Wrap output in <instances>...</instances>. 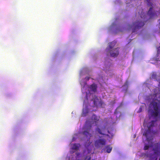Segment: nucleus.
Returning <instances> with one entry per match:
<instances>
[{"label": "nucleus", "mask_w": 160, "mask_h": 160, "mask_svg": "<svg viewBox=\"0 0 160 160\" xmlns=\"http://www.w3.org/2000/svg\"><path fill=\"white\" fill-rule=\"evenodd\" d=\"M92 142H88V144L86 145L87 146L86 147V150H87L88 153H89L91 152V151L92 148L93 147V146L92 145H91Z\"/></svg>", "instance_id": "0eeeda50"}, {"label": "nucleus", "mask_w": 160, "mask_h": 160, "mask_svg": "<svg viewBox=\"0 0 160 160\" xmlns=\"http://www.w3.org/2000/svg\"><path fill=\"white\" fill-rule=\"evenodd\" d=\"M156 89H154V92H155V91L156 90Z\"/></svg>", "instance_id": "bb28decb"}, {"label": "nucleus", "mask_w": 160, "mask_h": 160, "mask_svg": "<svg viewBox=\"0 0 160 160\" xmlns=\"http://www.w3.org/2000/svg\"><path fill=\"white\" fill-rule=\"evenodd\" d=\"M106 140L104 139H100L95 142V146L97 148H99L101 146H103L106 144Z\"/></svg>", "instance_id": "20e7f679"}, {"label": "nucleus", "mask_w": 160, "mask_h": 160, "mask_svg": "<svg viewBox=\"0 0 160 160\" xmlns=\"http://www.w3.org/2000/svg\"><path fill=\"white\" fill-rule=\"evenodd\" d=\"M149 146L148 145H145L144 147V149L145 150H148L149 148Z\"/></svg>", "instance_id": "aec40b11"}, {"label": "nucleus", "mask_w": 160, "mask_h": 160, "mask_svg": "<svg viewBox=\"0 0 160 160\" xmlns=\"http://www.w3.org/2000/svg\"><path fill=\"white\" fill-rule=\"evenodd\" d=\"M88 112V107H87L85 108H83L82 110V116H85Z\"/></svg>", "instance_id": "6e6552de"}, {"label": "nucleus", "mask_w": 160, "mask_h": 160, "mask_svg": "<svg viewBox=\"0 0 160 160\" xmlns=\"http://www.w3.org/2000/svg\"><path fill=\"white\" fill-rule=\"evenodd\" d=\"M152 8L151 7L148 12V14L150 18H152L156 14L154 12H152Z\"/></svg>", "instance_id": "423d86ee"}, {"label": "nucleus", "mask_w": 160, "mask_h": 160, "mask_svg": "<svg viewBox=\"0 0 160 160\" xmlns=\"http://www.w3.org/2000/svg\"><path fill=\"white\" fill-rule=\"evenodd\" d=\"M83 129V130L82 132L83 134L89 140L92 136L91 133H90L92 132V126L90 124L88 123V121L86 122Z\"/></svg>", "instance_id": "f03ea898"}, {"label": "nucleus", "mask_w": 160, "mask_h": 160, "mask_svg": "<svg viewBox=\"0 0 160 160\" xmlns=\"http://www.w3.org/2000/svg\"><path fill=\"white\" fill-rule=\"evenodd\" d=\"M148 2V5L149 6H152V3L150 2L151 0H146Z\"/></svg>", "instance_id": "a211bd4d"}, {"label": "nucleus", "mask_w": 160, "mask_h": 160, "mask_svg": "<svg viewBox=\"0 0 160 160\" xmlns=\"http://www.w3.org/2000/svg\"><path fill=\"white\" fill-rule=\"evenodd\" d=\"M90 105L91 107L96 108H103L105 104L101 99H99L97 96H94L90 101Z\"/></svg>", "instance_id": "f257e3e1"}, {"label": "nucleus", "mask_w": 160, "mask_h": 160, "mask_svg": "<svg viewBox=\"0 0 160 160\" xmlns=\"http://www.w3.org/2000/svg\"><path fill=\"white\" fill-rule=\"evenodd\" d=\"M92 119H94L95 121L96 122L97 121H98L99 119H98V117L95 115L94 114L92 117Z\"/></svg>", "instance_id": "4468645a"}, {"label": "nucleus", "mask_w": 160, "mask_h": 160, "mask_svg": "<svg viewBox=\"0 0 160 160\" xmlns=\"http://www.w3.org/2000/svg\"><path fill=\"white\" fill-rule=\"evenodd\" d=\"M96 130L98 132V133H99L101 135H104V134L102 133L101 130V129L99 128H97L96 129Z\"/></svg>", "instance_id": "f3484780"}, {"label": "nucleus", "mask_w": 160, "mask_h": 160, "mask_svg": "<svg viewBox=\"0 0 160 160\" xmlns=\"http://www.w3.org/2000/svg\"><path fill=\"white\" fill-rule=\"evenodd\" d=\"M144 24V22H143L137 21L134 22L130 28H132V27H134V28L133 29L132 31V32H135L136 29H140L143 26Z\"/></svg>", "instance_id": "7ed1b4c3"}, {"label": "nucleus", "mask_w": 160, "mask_h": 160, "mask_svg": "<svg viewBox=\"0 0 160 160\" xmlns=\"http://www.w3.org/2000/svg\"><path fill=\"white\" fill-rule=\"evenodd\" d=\"M119 48L113 49L112 50L110 51V53L111 57H115L118 56L119 54Z\"/></svg>", "instance_id": "39448f33"}, {"label": "nucleus", "mask_w": 160, "mask_h": 160, "mask_svg": "<svg viewBox=\"0 0 160 160\" xmlns=\"http://www.w3.org/2000/svg\"><path fill=\"white\" fill-rule=\"evenodd\" d=\"M160 52V49L158 48V54H159V52Z\"/></svg>", "instance_id": "b1692460"}, {"label": "nucleus", "mask_w": 160, "mask_h": 160, "mask_svg": "<svg viewBox=\"0 0 160 160\" xmlns=\"http://www.w3.org/2000/svg\"><path fill=\"white\" fill-rule=\"evenodd\" d=\"M157 93H155V96H156L157 95Z\"/></svg>", "instance_id": "cd10ccee"}, {"label": "nucleus", "mask_w": 160, "mask_h": 160, "mask_svg": "<svg viewBox=\"0 0 160 160\" xmlns=\"http://www.w3.org/2000/svg\"><path fill=\"white\" fill-rule=\"evenodd\" d=\"M105 148L106 149L107 152L108 153H110L112 149V147H111L110 145H107L105 147Z\"/></svg>", "instance_id": "f8f14e48"}, {"label": "nucleus", "mask_w": 160, "mask_h": 160, "mask_svg": "<svg viewBox=\"0 0 160 160\" xmlns=\"http://www.w3.org/2000/svg\"><path fill=\"white\" fill-rule=\"evenodd\" d=\"M149 129L148 128V130H145L143 134V135L145 136L147 138L149 133H150V132Z\"/></svg>", "instance_id": "ddd939ff"}, {"label": "nucleus", "mask_w": 160, "mask_h": 160, "mask_svg": "<svg viewBox=\"0 0 160 160\" xmlns=\"http://www.w3.org/2000/svg\"><path fill=\"white\" fill-rule=\"evenodd\" d=\"M157 158L156 157H150L149 160H157Z\"/></svg>", "instance_id": "6ab92c4d"}, {"label": "nucleus", "mask_w": 160, "mask_h": 160, "mask_svg": "<svg viewBox=\"0 0 160 160\" xmlns=\"http://www.w3.org/2000/svg\"><path fill=\"white\" fill-rule=\"evenodd\" d=\"M79 154V153H77V156H78Z\"/></svg>", "instance_id": "a878e982"}, {"label": "nucleus", "mask_w": 160, "mask_h": 160, "mask_svg": "<svg viewBox=\"0 0 160 160\" xmlns=\"http://www.w3.org/2000/svg\"><path fill=\"white\" fill-rule=\"evenodd\" d=\"M116 43V42H112L109 43L108 45L109 49H111L114 48Z\"/></svg>", "instance_id": "9b49d317"}, {"label": "nucleus", "mask_w": 160, "mask_h": 160, "mask_svg": "<svg viewBox=\"0 0 160 160\" xmlns=\"http://www.w3.org/2000/svg\"><path fill=\"white\" fill-rule=\"evenodd\" d=\"M80 146V144H79L74 143L73 144L72 149L73 150H78V149Z\"/></svg>", "instance_id": "1a4fd4ad"}, {"label": "nucleus", "mask_w": 160, "mask_h": 160, "mask_svg": "<svg viewBox=\"0 0 160 160\" xmlns=\"http://www.w3.org/2000/svg\"><path fill=\"white\" fill-rule=\"evenodd\" d=\"M142 108L141 107L139 108V111H138V112H142Z\"/></svg>", "instance_id": "4be33fe9"}, {"label": "nucleus", "mask_w": 160, "mask_h": 160, "mask_svg": "<svg viewBox=\"0 0 160 160\" xmlns=\"http://www.w3.org/2000/svg\"><path fill=\"white\" fill-rule=\"evenodd\" d=\"M89 79H90V77H86L85 78V79H86V80L87 81L89 80Z\"/></svg>", "instance_id": "5701e85b"}, {"label": "nucleus", "mask_w": 160, "mask_h": 160, "mask_svg": "<svg viewBox=\"0 0 160 160\" xmlns=\"http://www.w3.org/2000/svg\"><path fill=\"white\" fill-rule=\"evenodd\" d=\"M145 14L142 11L141 12V14L140 15L141 18L144 19L145 18Z\"/></svg>", "instance_id": "2eb2a0df"}, {"label": "nucleus", "mask_w": 160, "mask_h": 160, "mask_svg": "<svg viewBox=\"0 0 160 160\" xmlns=\"http://www.w3.org/2000/svg\"><path fill=\"white\" fill-rule=\"evenodd\" d=\"M88 95V94H87H87H86V97H87H87Z\"/></svg>", "instance_id": "c85d7f7f"}, {"label": "nucleus", "mask_w": 160, "mask_h": 160, "mask_svg": "<svg viewBox=\"0 0 160 160\" xmlns=\"http://www.w3.org/2000/svg\"><path fill=\"white\" fill-rule=\"evenodd\" d=\"M97 88V85L95 84H92L90 86V87L91 90L94 92H95L96 91Z\"/></svg>", "instance_id": "9d476101"}, {"label": "nucleus", "mask_w": 160, "mask_h": 160, "mask_svg": "<svg viewBox=\"0 0 160 160\" xmlns=\"http://www.w3.org/2000/svg\"><path fill=\"white\" fill-rule=\"evenodd\" d=\"M155 122V121H152L150 122L151 124L150 125V126L148 127V128L150 129V128L153 127Z\"/></svg>", "instance_id": "dca6fc26"}, {"label": "nucleus", "mask_w": 160, "mask_h": 160, "mask_svg": "<svg viewBox=\"0 0 160 160\" xmlns=\"http://www.w3.org/2000/svg\"><path fill=\"white\" fill-rule=\"evenodd\" d=\"M154 74H152V78H154Z\"/></svg>", "instance_id": "393cba45"}, {"label": "nucleus", "mask_w": 160, "mask_h": 160, "mask_svg": "<svg viewBox=\"0 0 160 160\" xmlns=\"http://www.w3.org/2000/svg\"><path fill=\"white\" fill-rule=\"evenodd\" d=\"M88 159V160H91V157H89V156H87L86 158H85V160H86L87 159Z\"/></svg>", "instance_id": "412c9836"}]
</instances>
